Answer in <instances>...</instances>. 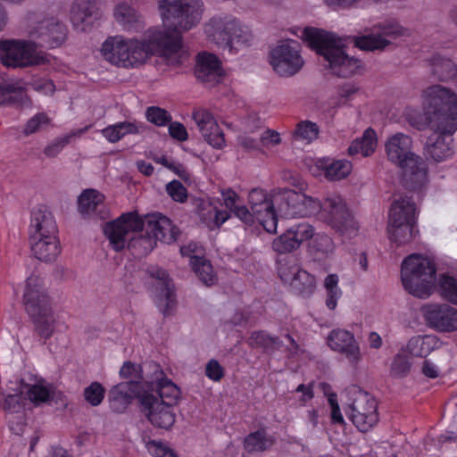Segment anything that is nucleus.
I'll list each match as a JSON object with an SVG mask.
<instances>
[{"mask_svg": "<svg viewBox=\"0 0 457 457\" xmlns=\"http://www.w3.org/2000/svg\"><path fill=\"white\" fill-rule=\"evenodd\" d=\"M153 277L156 278L158 280L155 286V303L160 312H162L164 316H168L171 313L176 304L171 279L164 270H157L153 273Z\"/></svg>", "mask_w": 457, "mask_h": 457, "instance_id": "a878e982", "label": "nucleus"}, {"mask_svg": "<svg viewBox=\"0 0 457 457\" xmlns=\"http://www.w3.org/2000/svg\"><path fill=\"white\" fill-rule=\"evenodd\" d=\"M141 383L138 381L121 382L112 386L109 392V404L112 411L124 412L131 404L132 400L143 395Z\"/></svg>", "mask_w": 457, "mask_h": 457, "instance_id": "5701e85b", "label": "nucleus"}, {"mask_svg": "<svg viewBox=\"0 0 457 457\" xmlns=\"http://www.w3.org/2000/svg\"><path fill=\"white\" fill-rule=\"evenodd\" d=\"M412 139L403 133L393 135L386 143L388 160L403 170V184L410 191H421L428 183L424 160L411 151Z\"/></svg>", "mask_w": 457, "mask_h": 457, "instance_id": "423d86ee", "label": "nucleus"}, {"mask_svg": "<svg viewBox=\"0 0 457 457\" xmlns=\"http://www.w3.org/2000/svg\"><path fill=\"white\" fill-rule=\"evenodd\" d=\"M98 0H75L71 9V21L77 30L86 31L100 18Z\"/></svg>", "mask_w": 457, "mask_h": 457, "instance_id": "393cba45", "label": "nucleus"}, {"mask_svg": "<svg viewBox=\"0 0 457 457\" xmlns=\"http://www.w3.org/2000/svg\"><path fill=\"white\" fill-rule=\"evenodd\" d=\"M23 305L30 317L38 335L49 339L54 330V320H51L52 307L50 296L45 287L42 278L31 275L26 279L23 292Z\"/></svg>", "mask_w": 457, "mask_h": 457, "instance_id": "0eeeda50", "label": "nucleus"}, {"mask_svg": "<svg viewBox=\"0 0 457 457\" xmlns=\"http://www.w3.org/2000/svg\"><path fill=\"white\" fill-rule=\"evenodd\" d=\"M145 116L148 122L157 127H165L172 120V116L167 110L154 105L146 108Z\"/></svg>", "mask_w": 457, "mask_h": 457, "instance_id": "a18cd8bd", "label": "nucleus"}, {"mask_svg": "<svg viewBox=\"0 0 457 457\" xmlns=\"http://www.w3.org/2000/svg\"><path fill=\"white\" fill-rule=\"evenodd\" d=\"M137 371V367L131 361H125L120 370V376L122 378H129Z\"/></svg>", "mask_w": 457, "mask_h": 457, "instance_id": "774afa93", "label": "nucleus"}, {"mask_svg": "<svg viewBox=\"0 0 457 457\" xmlns=\"http://www.w3.org/2000/svg\"><path fill=\"white\" fill-rule=\"evenodd\" d=\"M114 17L116 21L120 24L125 30H137L140 27L139 13L125 3L116 5L114 9Z\"/></svg>", "mask_w": 457, "mask_h": 457, "instance_id": "473e14b6", "label": "nucleus"}, {"mask_svg": "<svg viewBox=\"0 0 457 457\" xmlns=\"http://www.w3.org/2000/svg\"><path fill=\"white\" fill-rule=\"evenodd\" d=\"M319 132V127L315 122L302 120L296 125L294 137L296 140L311 143L318 137Z\"/></svg>", "mask_w": 457, "mask_h": 457, "instance_id": "37998d69", "label": "nucleus"}, {"mask_svg": "<svg viewBox=\"0 0 457 457\" xmlns=\"http://www.w3.org/2000/svg\"><path fill=\"white\" fill-rule=\"evenodd\" d=\"M403 35V28L395 21H385L374 24L369 33L354 37V46L364 51L383 50L390 44L387 37H396Z\"/></svg>", "mask_w": 457, "mask_h": 457, "instance_id": "2eb2a0df", "label": "nucleus"}, {"mask_svg": "<svg viewBox=\"0 0 457 457\" xmlns=\"http://www.w3.org/2000/svg\"><path fill=\"white\" fill-rule=\"evenodd\" d=\"M289 287L295 294L308 298L315 292L316 278L303 269L289 283Z\"/></svg>", "mask_w": 457, "mask_h": 457, "instance_id": "e433bc0d", "label": "nucleus"}, {"mask_svg": "<svg viewBox=\"0 0 457 457\" xmlns=\"http://www.w3.org/2000/svg\"><path fill=\"white\" fill-rule=\"evenodd\" d=\"M145 228V220L137 212L122 213L116 220L109 221L104 228V233L108 238L112 247L119 252L128 247L133 249L137 245H144L145 252L153 249L151 239L144 237L136 238L130 237L132 233L142 232Z\"/></svg>", "mask_w": 457, "mask_h": 457, "instance_id": "9b49d317", "label": "nucleus"}, {"mask_svg": "<svg viewBox=\"0 0 457 457\" xmlns=\"http://www.w3.org/2000/svg\"><path fill=\"white\" fill-rule=\"evenodd\" d=\"M87 128H84L81 129H78L75 131H71L68 134H66L63 137L56 138L54 142H52L50 145H48L45 150L44 154L47 157H54L57 154L61 153V151L64 148V146L70 143L71 139L74 137H79L81 134H83Z\"/></svg>", "mask_w": 457, "mask_h": 457, "instance_id": "c03bdc74", "label": "nucleus"}, {"mask_svg": "<svg viewBox=\"0 0 457 457\" xmlns=\"http://www.w3.org/2000/svg\"><path fill=\"white\" fill-rule=\"evenodd\" d=\"M193 120L210 145L217 149L225 145L224 133L211 112L204 108L195 109L193 112Z\"/></svg>", "mask_w": 457, "mask_h": 457, "instance_id": "aec40b11", "label": "nucleus"}, {"mask_svg": "<svg viewBox=\"0 0 457 457\" xmlns=\"http://www.w3.org/2000/svg\"><path fill=\"white\" fill-rule=\"evenodd\" d=\"M328 345L333 350L345 355L352 364L361 360L360 347L353 333L345 329H334L328 337Z\"/></svg>", "mask_w": 457, "mask_h": 457, "instance_id": "b1692460", "label": "nucleus"}, {"mask_svg": "<svg viewBox=\"0 0 457 457\" xmlns=\"http://www.w3.org/2000/svg\"><path fill=\"white\" fill-rule=\"evenodd\" d=\"M428 326L438 332L457 330V310L446 303H428L421 308Z\"/></svg>", "mask_w": 457, "mask_h": 457, "instance_id": "a211bd4d", "label": "nucleus"}, {"mask_svg": "<svg viewBox=\"0 0 457 457\" xmlns=\"http://www.w3.org/2000/svg\"><path fill=\"white\" fill-rule=\"evenodd\" d=\"M230 212H232L237 218L242 220L245 224H250L255 220L254 213L248 210V208L245 205H237L233 208Z\"/></svg>", "mask_w": 457, "mask_h": 457, "instance_id": "e2e57ef3", "label": "nucleus"}, {"mask_svg": "<svg viewBox=\"0 0 457 457\" xmlns=\"http://www.w3.org/2000/svg\"><path fill=\"white\" fill-rule=\"evenodd\" d=\"M436 270V265L430 258L420 253L410 254L401 265L402 284L409 294L427 298L435 288Z\"/></svg>", "mask_w": 457, "mask_h": 457, "instance_id": "6e6552de", "label": "nucleus"}, {"mask_svg": "<svg viewBox=\"0 0 457 457\" xmlns=\"http://www.w3.org/2000/svg\"><path fill=\"white\" fill-rule=\"evenodd\" d=\"M377 143L376 131L372 128H368L360 138H356L351 143L348 147V154L353 156L361 154L364 157L370 156L374 153Z\"/></svg>", "mask_w": 457, "mask_h": 457, "instance_id": "7c9ffc66", "label": "nucleus"}, {"mask_svg": "<svg viewBox=\"0 0 457 457\" xmlns=\"http://www.w3.org/2000/svg\"><path fill=\"white\" fill-rule=\"evenodd\" d=\"M318 169L323 170L324 176L330 181L340 180L346 178L353 170V165L347 160L319 159L316 162Z\"/></svg>", "mask_w": 457, "mask_h": 457, "instance_id": "c756f323", "label": "nucleus"}, {"mask_svg": "<svg viewBox=\"0 0 457 457\" xmlns=\"http://www.w3.org/2000/svg\"><path fill=\"white\" fill-rule=\"evenodd\" d=\"M31 251L35 257L42 262H54L61 253L60 242L57 236L53 238L42 237V238H29Z\"/></svg>", "mask_w": 457, "mask_h": 457, "instance_id": "c85d7f7f", "label": "nucleus"}, {"mask_svg": "<svg viewBox=\"0 0 457 457\" xmlns=\"http://www.w3.org/2000/svg\"><path fill=\"white\" fill-rule=\"evenodd\" d=\"M339 278L337 274H328L324 279L326 291V306L329 310H335L337 301L341 298L343 292L338 287Z\"/></svg>", "mask_w": 457, "mask_h": 457, "instance_id": "79ce46f5", "label": "nucleus"}, {"mask_svg": "<svg viewBox=\"0 0 457 457\" xmlns=\"http://www.w3.org/2000/svg\"><path fill=\"white\" fill-rule=\"evenodd\" d=\"M204 30L211 41L229 53H236L239 48L249 46L253 39L250 30L229 15L212 17Z\"/></svg>", "mask_w": 457, "mask_h": 457, "instance_id": "9d476101", "label": "nucleus"}, {"mask_svg": "<svg viewBox=\"0 0 457 457\" xmlns=\"http://www.w3.org/2000/svg\"><path fill=\"white\" fill-rule=\"evenodd\" d=\"M25 93L13 84L0 86V104H21Z\"/></svg>", "mask_w": 457, "mask_h": 457, "instance_id": "de8ad7c7", "label": "nucleus"}, {"mask_svg": "<svg viewBox=\"0 0 457 457\" xmlns=\"http://www.w3.org/2000/svg\"><path fill=\"white\" fill-rule=\"evenodd\" d=\"M248 345L253 348H262L265 352H273L282 346V341L277 336L259 330L252 333L248 339Z\"/></svg>", "mask_w": 457, "mask_h": 457, "instance_id": "4c0bfd02", "label": "nucleus"}, {"mask_svg": "<svg viewBox=\"0 0 457 457\" xmlns=\"http://www.w3.org/2000/svg\"><path fill=\"white\" fill-rule=\"evenodd\" d=\"M147 46L142 40L126 38L123 36L108 37L102 44L103 58L119 68L134 69L148 58Z\"/></svg>", "mask_w": 457, "mask_h": 457, "instance_id": "1a4fd4ad", "label": "nucleus"}, {"mask_svg": "<svg viewBox=\"0 0 457 457\" xmlns=\"http://www.w3.org/2000/svg\"><path fill=\"white\" fill-rule=\"evenodd\" d=\"M225 371L223 367L215 359L210 360L205 366V376L214 381L219 382L224 377Z\"/></svg>", "mask_w": 457, "mask_h": 457, "instance_id": "bf43d9fd", "label": "nucleus"}, {"mask_svg": "<svg viewBox=\"0 0 457 457\" xmlns=\"http://www.w3.org/2000/svg\"><path fill=\"white\" fill-rule=\"evenodd\" d=\"M139 406L149 422L156 428L170 429L175 423V407L159 403L152 393L144 392L139 395Z\"/></svg>", "mask_w": 457, "mask_h": 457, "instance_id": "f3484780", "label": "nucleus"}, {"mask_svg": "<svg viewBox=\"0 0 457 457\" xmlns=\"http://www.w3.org/2000/svg\"><path fill=\"white\" fill-rule=\"evenodd\" d=\"M169 135L173 139L184 142L188 138V133L185 126L179 121H170L169 124Z\"/></svg>", "mask_w": 457, "mask_h": 457, "instance_id": "052dcab7", "label": "nucleus"}, {"mask_svg": "<svg viewBox=\"0 0 457 457\" xmlns=\"http://www.w3.org/2000/svg\"><path fill=\"white\" fill-rule=\"evenodd\" d=\"M302 270L294 256H284L277 261L278 275L284 284L289 285Z\"/></svg>", "mask_w": 457, "mask_h": 457, "instance_id": "ea45409f", "label": "nucleus"}, {"mask_svg": "<svg viewBox=\"0 0 457 457\" xmlns=\"http://www.w3.org/2000/svg\"><path fill=\"white\" fill-rule=\"evenodd\" d=\"M303 63L297 41L281 42L270 52V64L274 71L281 77H291L296 74Z\"/></svg>", "mask_w": 457, "mask_h": 457, "instance_id": "ddd939ff", "label": "nucleus"}, {"mask_svg": "<svg viewBox=\"0 0 457 457\" xmlns=\"http://www.w3.org/2000/svg\"><path fill=\"white\" fill-rule=\"evenodd\" d=\"M248 203L258 223L270 234H275L278 228V215L274 201L264 189L253 188L248 194Z\"/></svg>", "mask_w": 457, "mask_h": 457, "instance_id": "dca6fc26", "label": "nucleus"}, {"mask_svg": "<svg viewBox=\"0 0 457 457\" xmlns=\"http://www.w3.org/2000/svg\"><path fill=\"white\" fill-rule=\"evenodd\" d=\"M417 208L411 197L407 195L395 199L388 214L389 239L396 245H404L414 237L417 225Z\"/></svg>", "mask_w": 457, "mask_h": 457, "instance_id": "f8f14e48", "label": "nucleus"}, {"mask_svg": "<svg viewBox=\"0 0 457 457\" xmlns=\"http://www.w3.org/2000/svg\"><path fill=\"white\" fill-rule=\"evenodd\" d=\"M104 387L99 382H92L84 389V398L91 406H98L104 400Z\"/></svg>", "mask_w": 457, "mask_h": 457, "instance_id": "3c124183", "label": "nucleus"}, {"mask_svg": "<svg viewBox=\"0 0 457 457\" xmlns=\"http://www.w3.org/2000/svg\"><path fill=\"white\" fill-rule=\"evenodd\" d=\"M358 88L352 84H345L339 89V97L340 101L345 104L348 100L351 99L352 96L357 92Z\"/></svg>", "mask_w": 457, "mask_h": 457, "instance_id": "338daca9", "label": "nucleus"}, {"mask_svg": "<svg viewBox=\"0 0 457 457\" xmlns=\"http://www.w3.org/2000/svg\"><path fill=\"white\" fill-rule=\"evenodd\" d=\"M303 36L309 46L328 62L331 72L342 78L355 74L361 67V61L350 57L345 51L343 40L335 33L307 27Z\"/></svg>", "mask_w": 457, "mask_h": 457, "instance_id": "39448f33", "label": "nucleus"}, {"mask_svg": "<svg viewBox=\"0 0 457 457\" xmlns=\"http://www.w3.org/2000/svg\"><path fill=\"white\" fill-rule=\"evenodd\" d=\"M432 74L441 81H447L457 75L454 62L440 54L434 55L430 60Z\"/></svg>", "mask_w": 457, "mask_h": 457, "instance_id": "c9c22d12", "label": "nucleus"}, {"mask_svg": "<svg viewBox=\"0 0 457 457\" xmlns=\"http://www.w3.org/2000/svg\"><path fill=\"white\" fill-rule=\"evenodd\" d=\"M201 0H160L159 10L164 29L152 28L142 42L147 46L148 58L154 54L171 55L182 47L181 31L195 27L203 13Z\"/></svg>", "mask_w": 457, "mask_h": 457, "instance_id": "f03ea898", "label": "nucleus"}, {"mask_svg": "<svg viewBox=\"0 0 457 457\" xmlns=\"http://www.w3.org/2000/svg\"><path fill=\"white\" fill-rule=\"evenodd\" d=\"M349 408L348 417L361 432L370 431L378 422V403L367 392L359 390Z\"/></svg>", "mask_w": 457, "mask_h": 457, "instance_id": "4468645a", "label": "nucleus"}, {"mask_svg": "<svg viewBox=\"0 0 457 457\" xmlns=\"http://www.w3.org/2000/svg\"><path fill=\"white\" fill-rule=\"evenodd\" d=\"M261 141L264 145H276L281 141L280 135L275 130L267 129L261 136Z\"/></svg>", "mask_w": 457, "mask_h": 457, "instance_id": "69168bd1", "label": "nucleus"}, {"mask_svg": "<svg viewBox=\"0 0 457 457\" xmlns=\"http://www.w3.org/2000/svg\"><path fill=\"white\" fill-rule=\"evenodd\" d=\"M104 202V195L96 189L84 190L78 199L79 212L83 214H91L96 211L99 204Z\"/></svg>", "mask_w": 457, "mask_h": 457, "instance_id": "a19ab883", "label": "nucleus"}, {"mask_svg": "<svg viewBox=\"0 0 457 457\" xmlns=\"http://www.w3.org/2000/svg\"><path fill=\"white\" fill-rule=\"evenodd\" d=\"M147 233L151 234L155 240L170 244L176 241L179 236V228L174 226L171 220L161 212H154L146 215Z\"/></svg>", "mask_w": 457, "mask_h": 457, "instance_id": "bb28decb", "label": "nucleus"}, {"mask_svg": "<svg viewBox=\"0 0 457 457\" xmlns=\"http://www.w3.org/2000/svg\"><path fill=\"white\" fill-rule=\"evenodd\" d=\"M147 452L153 457H178L177 453L162 442L150 440L146 443Z\"/></svg>", "mask_w": 457, "mask_h": 457, "instance_id": "864d4df0", "label": "nucleus"}, {"mask_svg": "<svg viewBox=\"0 0 457 457\" xmlns=\"http://www.w3.org/2000/svg\"><path fill=\"white\" fill-rule=\"evenodd\" d=\"M314 228L303 222L295 224L272 242V248L278 253H291L300 247L303 241L312 238Z\"/></svg>", "mask_w": 457, "mask_h": 457, "instance_id": "6ab92c4d", "label": "nucleus"}, {"mask_svg": "<svg viewBox=\"0 0 457 457\" xmlns=\"http://www.w3.org/2000/svg\"><path fill=\"white\" fill-rule=\"evenodd\" d=\"M150 388L156 393L159 403L175 407L180 398V388L160 370L159 376L150 383Z\"/></svg>", "mask_w": 457, "mask_h": 457, "instance_id": "cd10ccee", "label": "nucleus"}, {"mask_svg": "<svg viewBox=\"0 0 457 457\" xmlns=\"http://www.w3.org/2000/svg\"><path fill=\"white\" fill-rule=\"evenodd\" d=\"M225 206L231 211L237 205L239 200L238 195L231 188L225 189L221 192Z\"/></svg>", "mask_w": 457, "mask_h": 457, "instance_id": "0e129e2a", "label": "nucleus"}, {"mask_svg": "<svg viewBox=\"0 0 457 457\" xmlns=\"http://www.w3.org/2000/svg\"><path fill=\"white\" fill-rule=\"evenodd\" d=\"M325 394L327 395L328 402L331 408V413H330L331 422L333 424H340V425L345 424V420L341 413L340 407H339V404L337 402V395L334 392L328 393V394L325 393Z\"/></svg>", "mask_w": 457, "mask_h": 457, "instance_id": "4d7b16f0", "label": "nucleus"}, {"mask_svg": "<svg viewBox=\"0 0 457 457\" xmlns=\"http://www.w3.org/2000/svg\"><path fill=\"white\" fill-rule=\"evenodd\" d=\"M31 85L36 91L45 95L54 93L55 88L54 82L46 78H35L33 79Z\"/></svg>", "mask_w": 457, "mask_h": 457, "instance_id": "680f3d73", "label": "nucleus"}, {"mask_svg": "<svg viewBox=\"0 0 457 457\" xmlns=\"http://www.w3.org/2000/svg\"><path fill=\"white\" fill-rule=\"evenodd\" d=\"M193 271L198 278L206 286L213 285L217 277L210 261L200 256H193L190 260Z\"/></svg>", "mask_w": 457, "mask_h": 457, "instance_id": "58836bf2", "label": "nucleus"}, {"mask_svg": "<svg viewBox=\"0 0 457 457\" xmlns=\"http://www.w3.org/2000/svg\"><path fill=\"white\" fill-rule=\"evenodd\" d=\"M195 75L207 87L217 85L223 77L220 61L213 54L207 52L198 54L195 60Z\"/></svg>", "mask_w": 457, "mask_h": 457, "instance_id": "412c9836", "label": "nucleus"}, {"mask_svg": "<svg viewBox=\"0 0 457 457\" xmlns=\"http://www.w3.org/2000/svg\"><path fill=\"white\" fill-rule=\"evenodd\" d=\"M439 290L442 297L457 304V279L449 275H443L439 281Z\"/></svg>", "mask_w": 457, "mask_h": 457, "instance_id": "49530a36", "label": "nucleus"}, {"mask_svg": "<svg viewBox=\"0 0 457 457\" xmlns=\"http://www.w3.org/2000/svg\"><path fill=\"white\" fill-rule=\"evenodd\" d=\"M423 114L409 121L418 129L429 128L434 133L426 144L427 154L436 162L452 156L453 134L457 130V94L441 85L428 87L423 92Z\"/></svg>", "mask_w": 457, "mask_h": 457, "instance_id": "f257e3e1", "label": "nucleus"}, {"mask_svg": "<svg viewBox=\"0 0 457 457\" xmlns=\"http://www.w3.org/2000/svg\"><path fill=\"white\" fill-rule=\"evenodd\" d=\"M230 218V213L225 210H219L216 207L210 209L204 214V220L210 228H220Z\"/></svg>", "mask_w": 457, "mask_h": 457, "instance_id": "603ef678", "label": "nucleus"}, {"mask_svg": "<svg viewBox=\"0 0 457 457\" xmlns=\"http://www.w3.org/2000/svg\"><path fill=\"white\" fill-rule=\"evenodd\" d=\"M30 36L38 43L21 40L0 41V59L6 67L18 68L44 64L48 62L47 55L37 51V46L55 48L60 46L67 36L66 26L54 18L42 21Z\"/></svg>", "mask_w": 457, "mask_h": 457, "instance_id": "20e7f679", "label": "nucleus"}, {"mask_svg": "<svg viewBox=\"0 0 457 457\" xmlns=\"http://www.w3.org/2000/svg\"><path fill=\"white\" fill-rule=\"evenodd\" d=\"M142 126L132 121H120L109 125L101 130L102 135L110 143H116L127 135H137L141 131Z\"/></svg>", "mask_w": 457, "mask_h": 457, "instance_id": "2f4dec72", "label": "nucleus"}, {"mask_svg": "<svg viewBox=\"0 0 457 457\" xmlns=\"http://www.w3.org/2000/svg\"><path fill=\"white\" fill-rule=\"evenodd\" d=\"M166 192L175 202L185 203L187 200V188L177 179H174L166 185Z\"/></svg>", "mask_w": 457, "mask_h": 457, "instance_id": "6e6d98bb", "label": "nucleus"}, {"mask_svg": "<svg viewBox=\"0 0 457 457\" xmlns=\"http://www.w3.org/2000/svg\"><path fill=\"white\" fill-rule=\"evenodd\" d=\"M437 345V341L433 336H417L411 337L406 345V352L415 357L428 356Z\"/></svg>", "mask_w": 457, "mask_h": 457, "instance_id": "f704fd0d", "label": "nucleus"}, {"mask_svg": "<svg viewBox=\"0 0 457 457\" xmlns=\"http://www.w3.org/2000/svg\"><path fill=\"white\" fill-rule=\"evenodd\" d=\"M27 401H30L35 406L47 403L51 398V392L46 386L34 384L29 386L26 393Z\"/></svg>", "mask_w": 457, "mask_h": 457, "instance_id": "8fccbe9b", "label": "nucleus"}, {"mask_svg": "<svg viewBox=\"0 0 457 457\" xmlns=\"http://www.w3.org/2000/svg\"><path fill=\"white\" fill-rule=\"evenodd\" d=\"M26 404L27 397L20 391L15 394L7 395L4 397L3 408L8 413H20L24 411Z\"/></svg>", "mask_w": 457, "mask_h": 457, "instance_id": "09e8293b", "label": "nucleus"}, {"mask_svg": "<svg viewBox=\"0 0 457 457\" xmlns=\"http://www.w3.org/2000/svg\"><path fill=\"white\" fill-rule=\"evenodd\" d=\"M274 444L273 438L265 428H259L248 434L244 440V448L247 453H259L268 450Z\"/></svg>", "mask_w": 457, "mask_h": 457, "instance_id": "72a5a7b5", "label": "nucleus"}, {"mask_svg": "<svg viewBox=\"0 0 457 457\" xmlns=\"http://www.w3.org/2000/svg\"><path fill=\"white\" fill-rule=\"evenodd\" d=\"M411 369V362L403 353H397L391 364V372L395 377H404Z\"/></svg>", "mask_w": 457, "mask_h": 457, "instance_id": "5fc2aeb1", "label": "nucleus"}, {"mask_svg": "<svg viewBox=\"0 0 457 457\" xmlns=\"http://www.w3.org/2000/svg\"><path fill=\"white\" fill-rule=\"evenodd\" d=\"M278 211L287 218L319 214V218L342 236L355 237L358 224L339 195H331L320 202L302 192L278 188L274 195Z\"/></svg>", "mask_w": 457, "mask_h": 457, "instance_id": "7ed1b4c3", "label": "nucleus"}, {"mask_svg": "<svg viewBox=\"0 0 457 457\" xmlns=\"http://www.w3.org/2000/svg\"><path fill=\"white\" fill-rule=\"evenodd\" d=\"M49 122L47 115L44 112H38L28 120L24 129V134L29 136L37 132L42 125Z\"/></svg>", "mask_w": 457, "mask_h": 457, "instance_id": "13d9d810", "label": "nucleus"}, {"mask_svg": "<svg viewBox=\"0 0 457 457\" xmlns=\"http://www.w3.org/2000/svg\"><path fill=\"white\" fill-rule=\"evenodd\" d=\"M58 228L53 213L46 205L39 204L34 207L30 214L29 238L57 236Z\"/></svg>", "mask_w": 457, "mask_h": 457, "instance_id": "4be33fe9", "label": "nucleus"}]
</instances>
